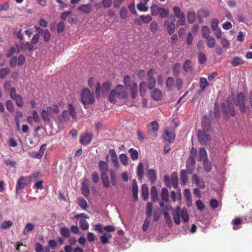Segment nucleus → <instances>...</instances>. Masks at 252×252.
Returning a JSON list of instances; mask_svg holds the SVG:
<instances>
[{
	"instance_id": "obj_1",
	"label": "nucleus",
	"mask_w": 252,
	"mask_h": 252,
	"mask_svg": "<svg viewBox=\"0 0 252 252\" xmlns=\"http://www.w3.org/2000/svg\"><path fill=\"white\" fill-rule=\"evenodd\" d=\"M173 217L174 222L176 225L181 223V218L184 222H187L189 220V215L187 209H181L180 206H177L173 210Z\"/></svg>"
},
{
	"instance_id": "obj_2",
	"label": "nucleus",
	"mask_w": 252,
	"mask_h": 252,
	"mask_svg": "<svg viewBox=\"0 0 252 252\" xmlns=\"http://www.w3.org/2000/svg\"><path fill=\"white\" fill-rule=\"evenodd\" d=\"M99 170L101 172V179L102 183L104 187L109 188L110 186V181L109 177L107 175L108 171V164L107 161L101 160L98 162Z\"/></svg>"
},
{
	"instance_id": "obj_3",
	"label": "nucleus",
	"mask_w": 252,
	"mask_h": 252,
	"mask_svg": "<svg viewBox=\"0 0 252 252\" xmlns=\"http://www.w3.org/2000/svg\"><path fill=\"white\" fill-rule=\"evenodd\" d=\"M176 138V131L173 127H167L164 129L161 135V140L163 143L172 144Z\"/></svg>"
},
{
	"instance_id": "obj_4",
	"label": "nucleus",
	"mask_w": 252,
	"mask_h": 252,
	"mask_svg": "<svg viewBox=\"0 0 252 252\" xmlns=\"http://www.w3.org/2000/svg\"><path fill=\"white\" fill-rule=\"evenodd\" d=\"M81 101L83 105L93 104L94 96L89 89H85L81 94Z\"/></svg>"
},
{
	"instance_id": "obj_5",
	"label": "nucleus",
	"mask_w": 252,
	"mask_h": 252,
	"mask_svg": "<svg viewBox=\"0 0 252 252\" xmlns=\"http://www.w3.org/2000/svg\"><path fill=\"white\" fill-rule=\"evenodd\" d=\"M161 201L159 202L160 207H165L166 209H168L169 204V192L166 188H163L161 191Z\"/></svg>"
},
{
	"instance_id": "obj_6",
	"label": "nucleus",
	"mask_w": 252,
	"mask_h": 252,
	"mask_svg": "<svg viewBox=\"0 0 252 252\" xmlns=\"http://www.w3.org/2000/svg\"><path fill=\"white\" fill-rule=\"evenodd\" d=\"M153 204L151 202H148L147 206V217H146L142 226V230L143 231H146L148 229L149 224V219L153 214Z\"/></svg>"
},
{
	"instance_id": "obj_7",
	"label": "nucleus",
	"mask_w": 252,
	"mask_h": 252,
	"mask_svg": "<svg viewBox=\"0 0 252 252\" xmlns=\"http://www.w3.org/2000/svg\"><path fill=\"white\" fill-rule=\"evenodd\" d=\"M197 138L201 145H206L211 140V136L210 134L206 133L204 130L197 131Z\"/></svg>"
},
{
	"instance_id": "obj_8",
	"label": "nucleus",
	"mask_w": 252,
	"mask_h": 252,
	"mask_svg": "<svg viewBox=\"0 0 252 252\" xmlns=\"http://www.w3.org/2000/svg\"><path fill=\"white\" fill-rule=\"evenodd\" d=\"M244 101L245 95L242 93L238 94L234 100L235 104L240 107L242 113H244L246 111V105L244 103Z\"/></svg>"
},
{
	"instance_id": "obj_9",
	"label": "nucleus",
	"mask_w": 252,
	"mask_h": 252,
	"mask_svg": "<svg viewBox=\"0 0 252 252\" xmlns=\"http://www.w3.org/2000/svg\"><path fill=\"white\" fill-rule=\"evenodd\" d=\"M110 88V83L109 82H104L102 86L100 83H97L96 87V95L99 96L100 93L105 94L109 92Z\"/></svg>"
},
{
	"instance_id": "obj_10",
	"label": "nucleus",
	"mask_w": 252,
	"mask_h": 252,
	"mask_svg": "<svg viewBox=\"0 0 252 252\" xmlns=\"http://www.w3.org/2000/svg\"><path fill=\"white\" fill-rule=\"evenodd\" d=\"M27 180L28 177L24 176H22L19 178L16 185V192L17 194H18L20 192V190L26 187L27 185Z\"/></svg>"
},
{
	"instance_id": "obj_11",
	"label": "nucleus",
	"mask_w": 252,
	"mask_h": 252,
	"mask_svg": "<svg viewBox=\"0 0 252 252\" xmlns=\"http://www.w3.org/2000/svg\"><path fill=\"white\" fill-rule=\"evenodd\" d=\"M157 121L151 122L147 126L148 133L149 135L156 137L157 134Z\"/></svg>"
},
{
	"instance_id": "obj_12",
	"label": "nucleus",
	"mask_w": 252,
	"mask_h": 252,
	"mask_svg": "<svg viewBox=\"0 0 252 252\" xmlns=\"http://www.w3.org/2000/svg\"><path fill=\"white\" fill-rule=\"evenodd\" d=\"M154 70L150 69L148 72L147 76L148 77V87L149 89H153L156 85V79L153 77Z\"/></svg>"
},
{
	"instance_id": "obj_13",
	"label": "nucleus",
	"mask_w": 252,
	"mask_h": 252,
	"mask_svg": "<svg viewBox=\"0 0 252 252\" xmlns=\"http://www.w3.org/2000/svg\"><path fill=\"white\" fill-rule=\"evenodd\" d=\"M192 183L196 185L198 188L204 189L205 182L203 179H200L199 177L195 174H193L191 177Z\"/></svg>"
},
{
	"instance_id": "obj_14",
	"label": "nucleus",
	"mask_w": 252,
	"mask_h": 252,
	"mask_svg": "<svg viewBox=\"0 0 252 252\" xmlns=\"http://www.w3.org/2000/svg\"><path fill=\"white\" fill-rule=\"evenodd\" d=\"M116 92L117 97L120 99H124L126 97V93L125 92V88L123 85H118L115 90H112Z\"/></svg>"
},
{
	"instance_id": "obj_15",
	"label": "nucleus",
	"mask_w": 252,
	"mask_h": 252,
	"mask_svg": "<svg viewBox=\"0 0 252 252\" xmlns=\"http://www.w3.org/2000/svg\"><path fill=\"white\" fill-rule=\"evenodd\" d=\"M195 158H188L186 161V171L188 174H192L194 170Z\"/></svg>"
},
{
	"instance_id": "obj_16",
	"label": "nucleus",
	"mask_w": 252,
	"mask_h": 252,
	"mask_svg": "<svg viewBox=\"0 0 252 252\" xmlns=\"http://www.w3.org/2000/svg\"><path fill=\"white\" fill-rule=\"evenodd\" d=\"M78 10L84 14H89L92 11V5L91 4H82L79 6Z\"/></svg>"
},
{
	"instance_id": "obj_17",
	"label": "nucleus",
	"mask_w": 252,
	"mask_h": 252,
	"mask_svg": "<svg viewBox=\"0 0 252 252\" xmlns=\"http://www.w3.org/2000/svg\"><path fill=\"white\" fill-rule=\"evenodd\" d=\"M92 140V135L88 133H86L85 134L82 136L80 138V143L81 144L87 146L88 145Z\"/></svg>"
},
{
	"instance_id": "obj_18",
	"label": "nucleus",
	"mask_w": 252,
	"mask_h": 252,
	"mask_svg": "<svg viewBox=\"0 0 252 252\" xmlns=\"http://www.w3.org/2000/svg\"><path fill=\"white\" fill-rule=\"evenodd\" d=\"M139 19L135 20V23H137L138 25H141V22H142L143 23H148L150 22L152 20V17L149 15H142L140 17Z\"/></svg>"
},
{
	"instance_id": "obj_19",
	"label": "nucleus",
	"mask_w": 252,
	"mask_h": 252,
	"mask_svg": "<svg viewBox=\"0 0 252 252\" xmlns=\"http://www.w3.org/2000/svg\"><path fill=\"white\" fill-rule=\"evenodd\" d=\"M76 201H77L79 207H80L81 209L85 211L87 210L88 207V204H87L86 200L84 199V198L79 197L77 198V199H76Z\"/></svg>"
},
{
	"instance_id": "obj_20",
	"label": "nucleus",
	"mask_w": 252,
	"mask_h": 252,
	"mask_svg": "<svg viewBox=\"0 0 252 252\" xmlns=\"http://www.w3.org/2000/svg\"><path fill=\"white\" fill-rule=\"evenodd\" d=\"M132 191L133 198L136 201L138 199V186L135 179H133L132 181Z\"/></svg>"
},
{
	"instance_id": "obj_21",
	"label": "nucleus",
	"mask_w": 252,
	"mask_h": 252,
	"mask_svg": "<svg viewBox=\"0 0 252 252\" xmlns=\"http://www.w3.org/2000/svg\"><path fill=\"white\" fill-rule=\"evenodd\" d=\"M147 176L148 179L150 180L151 183L154 184L156 180V173L153 169H148L147 171Z\"/></svg>"
},
{
	"instance_id": "obj_22",
	"label": "nucleus",
	"mask_w": 252,
	"mask_h": 252,
	"mask_svg": "<svg viewBox=\"0 0 252 252\" xmlns=\"http://www.w3.org/2000/svg\"><path fill=\"white\" fill-rule=\"evenodd\" d=\"M141 191H142V196L144 200H146L149 196V189L148 186L146 184H143L141 188Z\"/></svg>"
},
{
	"instance_id": "obj_23",
	"label": "nucleus",
	"mask_w": 252,
	"mask_h": 252,
	"mask_svg": "<svg viewBox=\"0 0 252 252\" xmlns=\"http://www.w3.org/2000/svg\"><path fill=\"white\" fill-rule=\"evenodd\" d=\"M207 158V154L205 148L202 147L199 149L198 161H203V160Z\"/></svg>"
},
{
	"instance_id": "obj_24",
	"label": "nucleus",
	"mask_w": 252,
	"mask_h": 252,
	"mask_svg": "<svg viewBox=\"0 0 252 252\" xmlns=\"http://www.w3.org/2000/svg\"><path fill=\"white\" fill-rule=\"evenodd\" d=\"M187 173V171L186 170H182L181 171V182L182 185H186L189 180Z\"/></svg>"
},
{
	"instance_id": "obj_25",
	"label": "nucleus",
	"mask_w": 252,
	"mask_h": 252,
	"mask_svg": "<svg viewBox=\"0 0 252 252\" xmlns=\"http://www.w3.org/2000/svg\"><path fill=\"white\" fill-rule=\"evenodd\" d=\"M144 175V166L142 162L138 164L137 168V176L139 180H141Z\"/></svg>"
},
{
	"instance_id": "obj_26",
	"label": "nucleus",
	"mask_w": 252,
	"mask_h": 252,
	"mask_svg": "<svg viewBox=\"0 0 252 252\" xmlns=\"http://www.w3.org/2000/svg\"><path fill=\"white\" fill-rule=\"evenodd\" d=\"M164 26L166 27V30H167L169 34H172L174 33L175 31V25L174 23H168L167 22H165L164 23Z\"/></svg>"
},
{
	"instance_id": "obj_27",
	"label": "nucleus",
	"mask_w": 252,
	"mask_h": 252,
	"mask_svg": "<svg viewBox=\"0 0 252 252\" xmlns=\"http://www.w3.org/2000/svg\"><path fill=\"white\" fill-rule=\"evenodd\" d=\"M112 235L109 233H104L103 235L101 236L100 240L102 244L106 245L110 244L109 238H111Z\"/></svg>"
},
{
	"instance_id": "obj_28",
	"label": "nucleus",
	"mask_w": 252,
	"mask_h": 252,
	"mask_svg": "<svg viewBox=\"0 0 252 252\" xmlns=\"http://www.w3.org/2000/svg\"><path fill=\"white\" fill-rule=\"evenodd\" d=\"M81 192L82 194H83L85 197L89 196V186L85 182H83L82 183V187H81Z\"/></svg>"
},
{
	"instance_id": "obj_29",
	"label": "nucleus",
	"mask_w": 252,
	"mask_h": 252,
	"mask_svg": "<svg viewBox=\"0 0 252 252\" xmlns=\"http://www.w3.org/2000/svg\"><path fill=\"white\" fill-rule=\"evenodd\" d=\"M65 111H68V112L70 113L71 117H72L73 119H75L76 117V112L75 110V108H74L73 105L70 103L67 105V110Z\"/></svg>"
},
{
	"instance_id": "obj_30",
	"label": "nucleus",
	"mask_w": 252,
	"mask_h": 252,
	"mask_svg": "<svg viewBox=\"0 0 252 252\" xmlns=\"http://www.w3.org/2000/svg\"><path fill=\"white\" fill-rule=\"evenodd\" d=\"M109 173L112 185L115 186L117 182L115 171L113 169H110L109 170Z\"/></svg>"
},
{
	"instance_id": "obj_31",
	"label": "nucleus",
	"mask_w": 252,
	"mask_h": 252,
	"mask_svg": "<svg viewBox=\"0 0 252 252\" xmlns=\"http://www.w3.org/2000/svg\"><path fill=\"white\" fill-rule=\"evenodd\" d=\"M209 84L208 83L207 79L204 77L200 78L199 80V86L201 89V91H203L206 87H207Z\"/></svg>"
},
{
	"instance_id": "obj_32",
	"label": "nucleus",
	"mask_w": 252,
	"mask_h": 252,
	"mask_svg": "<svg viewBox=\"0 0 252 252\" xmlns=\"http://www.w3.org/2000/svg\"><path fill=\"white\" fill-rule=\"evenodd\" d=\"M60 234L63 237L68 238L70 236V231L67 227H63L61 228Z\"/></svg>"
},
{
	"instance_id": "obj_33",
	"label": "nucleus",
	"mask_w": 252,
	"mask_h": 252,
	"mask_svg": "<svg viewBox=\"0 0 252 252\" xmlns=\"http://www.w3.org/2000/svg\"><path fill=\"white\" fill-rule=\"evenodd\" d=\"M34 228V226L33 224L32 223H28L26 224V227H25V229L22 233H23L24 235H27L29 234V232L33 230Z\"/></svg>"
},
{
	"instance_id": "obj_34",
	"label": "nucleus",
	"mask_w": 252,
	"mask_h": 252,
	"mask_svg": "<svg viewBox=\"0 0 252 252\" xmlns=\"http://www.w3.org/2000/svg\"><path fill=\"white\" fill-rule=\"evenodd\" d=\"M170 182L173 188L175 189L178 188V178L176 173H174L172 174Z\"/></svg>"
},
{
	"instance_id": "obj_35",
	"label": "nucleus",
	"mask_w": 252,
	"mask_h": 252,
	"mask_svg": "<svg viewBox=\"0 0 252 252\" xmlns=\"http://www.w3.org/2000/svg\"><path fill=\"white\" fill-rule=\"evenodd\" d=\"M124 83L126 88H129L133 87V84H136L135 82L130 80V77L128 75H126L124 78Z\"/></svg>"
},
{
	"instance_id": "obj_36",
	"label": "nucleus",
	"mask_w": 252,
	"mask_h": 252,
	"mask_svg": "<svg viewBox=\"0 0 252 252\" xmlns=\"http://www.w3.org/2000/svg\"><path fill=\"white\" fill-rule=\"evenodd\" d=\"M128 152L130 154V158H131L133 160H135L138 159V154L137 150L132 148H130L129 150H128Z\"/></svg>"
},
{
	"instance_id": "obj_37",
	"label": "nucleus",
	"mask_w": 252,
	"mask_h": 252,
	"mask_svg": "<svg viewBox=\"0 0 252 252\" xmlns=\"http://www.w3.org/2000/svg\"><path fill=\"white\" fill-rule=\"evenodd\" d=\"M127 89L130 90L132 99H135L137 95V85L136 84H133V87L128 88Z\"/></svg>"
},
{
	"instance_id": "obj_38",
	"label": "nucleus",
	"mask_w": 252,
	"mask_h": 252,
	"mask_svg": "<svg viewBox=\"0 0 252 252\" xmlns=\"http://www.w3.org/2000/svg\"><path fill=\"white\" fill-rule=\"evenodd\" d=\"M203 166H204L205 171L207 172H210L212 169L211 163L208 161V159H205L203 160Z\"/></svg>"
},
{
	"instance_id": "obj_39",
	"label": "nucleus",
	"mask_w": 252,
	"mask_h": 252,
	"mask_svg": "<svg viewBox=\"0 0 252 252\" xmlns=\"http://www.w3.org/2000/svg\"><path fill=\"white\" fill-rule=\"evenodd\" d=\"M169 10L168 9H165L164 8H158V14L160 18H165L168 15Z\"/></svg>"
},
{
	"instance_id": "obj_40",
	"label": "nucleus",
	"mask_w": 252,
	"mask_h": 252,
	"mask_svg": "<svg viewBox=\"0 0 252 252\" xmlns=\"http://www.w3.org/2000/svg\"><path fill=\"white\" fill-rule=\"evenodd\" d=\"M174 80L173 77H168L166 81V87L169 90H172L173 87Z\"/></svg>"
},
{
	"instance_id": "obj_41",
	"label": "nucleus",
	"mask_w": 252,
	"mask_h": 252,
	"mask_svg": "<svg viewBox=\"0 0 252 252\" xmlns=\"http://www.w3.org/2000/svg\"><path fill=\"white\" fill-rule=\"evenodd\" d=\"M50 114H52V113H50L45 109H43L42 110L41 117L44 122H49L50 121Z\"/></svg>"
},
{
	"instance_id": "obj_42",
	"label": "nucleus",
	"mask_w": 252,
	"mask_h": 252,
	"mask_svg": "<svg viewBox=\"0 0 252 252\" xmlns=\"http://www.w3.org/2000/svg\"><path fill=\"white\" fill-rule=\"evenodd\" d=\"M151 197L153 201L157 200V190L155 186H153L151 188Z\"/></svg>"
},
{
	"instance_id": "obj_43",
	"label": "nucleus",
	"mask_w": 252,
	"mask_h": 252,
	"mask_svg": "<svg viewBox=\"0 0 252 252\" xmlns=\"http://www.w3.org/2000/svg\"><path fill=\"white\" fill-rule=\"evenodd\" d=\"M210 30L209 27L204 26L202 28V34L204 38L210 37Z\"/></svg>"
},
{
	"instance_id": "obj_44",
	"label": "nucleus",
	"mask_w": 252,
	"mask_h": 252,
	"mask_svg": "<svg viewBox=\"0 0 252 252\" xmlns=\"http://www.w3.org/2000/svg\"><path fill=\"white\" fill-rule=\"evenodd\" d=\"M79 223H80L81 229L84 230H88L89 223L84 219H80V221H79Z\"/></svg>"
},
{
	"instance_id": "obj_45",
	"label": "nucleus",
	"mask_w": 252,
	"mask_h": 252,
	"mask_svg": "<svg viewBox=\"0 0 252 252\" xmlns=\"http://www.w3.org/2000/svg\"><path fill=\"white\" fill-rule=\"evenodd\" d=\"M204 38L206 39V42H207V45L208 47H209L210 48L215 47V39L213 37L210 36L209 37H204Z\"/></svg>"
},
{
	"instance_id": "obj_46",
	"label": "nucleus",
	"mask_w": 252,
	"mask_h": 252,
	"mask_svg": "<svg viewBox=\"0 0 252 252\" xmlns=\"http://www.w3.org/2000/svg\"><path fill=\"white\" fill-rule=\"evenodd\" d=\"M243 63V61L241 60L240 58L236 57L233 59L230 62V63L233 66H236L240 64H242Z\"/></svg>"
},
{
	"instance_id": "obj_47",
	"label": "nucleus",
	"mask_w": 252,
	"mask_h": 252,
	"mask_svg": "<svg viewBox=\"0 0 252 252\" xmlns=\"http://www.w3.org/2000/svg\"><path fill=\"white\" fill-rule=\"evenodd\" d=\"M196 18V15L194 12H189L188 16H187V19H188L189 23H194L195 19Z\"/></svg>"
},
{
	"instance_id": "obj_48",
	"label": "nucleus",
	"mask_w": 252,
	"mask_h": 252,
	"mask_svg": "<svg viewBox=\"0 0 252 252\" xmlns=\"http://www.w3.org/2000/svg\"><path fill=\"white\" fill-rule=\"evenodd\" d=\"M147 84L145 81H143L140 84V94L141 96H144L146 93V88Z\"/></svg>"
},
{
	"instance_id": "obj_49",
	"label": "nucleus",
	"mask_w": 252,
	"mask_h": 252,
	"mask_svg": "<svg viewBox=\"0 0 252 252\" xmlns=\"http://www.w3.org/2000/svg\"><path fill=\"white\" fill-rule=\"evenodd\" d=\"M164 220H165L166 223L167 224L168 226L171 227L172 225V220L168 212H165L163 213Z\"/></svg>"
},
{
	"instance_id": "obj_50",
	"label": "nucleus",
	"mask_w": 252,
	"mask_h": 252,
	"mask_svg": "<svg viewBox=\"0 0 252 252\" xmlns=\"http://www.w3.org/2000/svg\"><path fill=\"white\" fill-rule=\"evenodd\" d=\"M181 67V64L179 63H176L174 64L173 67V71L174 76L177 77L180 74V68Z\"/></svg>"
},
{
	"instance_id": "obj_51",
	"label": "nucleus",
	"mask_w": 252,
	"mask_h": 252,
	"mask_svg": "<svg viewBox=\"0 0 252 252\" xmlns=\"http://www.w3.org/2000/svg\"><path fill=\"white\" fill-rule=\"evenodd\" d=\"M10 73V69L6 67L0 70V76L1 79L4 78L6 76Z\"/></svg>"
},
{
	"instance_id": "obj_52",
	"label": "nucleus",
	"mask_w": 252,
	"mask_h": 252,
	"mask_svg": "<svg viewBox=\"0 0 252 252\" xmlns=\"http://www.w3.org/2000/svg\"><path fill=\"white\" fill-rule=\"evenodd\" d=\"M181 198V194L180 192L178 194H177L174 191H172L171 192V198L173 202H175L176 200L180 199Z\"/></svg>"
},
{
	"instance_id": "obj_53",
	"label": "nucleus",
	"mask_w": 252,
	"mask_h": 252,
	"mask_svg": "<svg viewBox=\"0 0 252 252\" xmlns=\"http://www.w3.org/2000/svg\"><path fill=\"white\" fill-rule=\"evenodd\" d=\"M191 62L190 60H187L184 63L183 65V69L185 71L189 72L191 69Z\"/></svg>"
},
{
	"instance_id": "obj_54",
	"label": "nucleus",
	"mask_w": 252,
	"mask_h": 252,
	"mask_svg": "<svg viewBox=\"0 0 252 252\" xmlns=\"http://www.w3.org/2000/svg\"><path fill=\"white\" fill-rule=\"evenodd\" d=\"M12 99L16 101V105L19 107H22L24 103L23 102L22 97L21 95H18V96L11 98Z\"/></svg>"
},
{
	"instance_id": "obj_55",
	"label": "nucleus",
	"mask_w": 252,
	"mask_h": 252,
	"mask_svg": "<svg viewBox=\"0 0 252 252\" xmlns=\"http://www.w3.org/2000/svg\"><path fill=\"white\" fill-rule=\"evenodd\" d=\"M45 110L50 113H55V114L58 113L59 111H60L58 106L56 105H53V106H48Z\"/></svg>"
},
{
	"instance_id": "obj_56",
	"label": "nucleus",
	"mask_w": 252,
	"mask_h": 252,
	"mask_svg": "<svg viewBox=\"0 0 252 252\" xmlns=\"http://www.w3.org/2000/svg\"><path fill=\"white\" fill-rule=\"evenodd\" d=\"M218 24L219 21L217 19H212L210 23L211 28H212V30L219 29L220 28L218 27Z\"/></svg>"
},
{
	"instance_id": "obj_57",
	"label": "nucleus",
	"mask_w": 252,
	"mask_h": 252,
	"mask_svg": "<svg viewBox=\"0 0 252 252\" xmlns=\"http://www.w3.org/2000/svg\"><path fill=\"white\" fill-rule=\"evenodd\" d=\"M13 224V223H12V222L10 220L5 221L1 223L0 225V228L3 229H8L10 228Z\"/></svg>"
},
{
	"instance_id": "obj_58",
	"label": "nucleus",
	"mask_w": 252,
	"mask_h": 252,
	"mask_svg": "<svg viewBox=\"0 0 252 252\" xmlns=\"http://www.w3.org/2000/svg\"><path fill=\"white\" fill-rule=\"evenodd\" d=\"M233 225V229L238 230V228L236 226L240 225L242 223V220L240 218H236L232 221Z\"/></svg>"
},
{
	"instance_id": "obj_59",
	"label": "nucleus",
	"mask_w": 252,
	"mask_h": 252,
	"mask_svg": "<svg viewBox=\"0 0 252 252\" xmlns=\"http://www.w3.org/2000/svg\"><path fill=\"white\" fill-rule=\"evenodd\" d=\"M127 10L126 7H124L120 11V16L123 19H126L127 18Z\"/></svg>"
},
{
	"instance_id": "obj_60",
	"label": "nucleus",
	"mask_w": 252,
	"mask_h": 252,
	"mask_svg": "<svg viewBox=\"0 0 252 252\" xmlns=\"http://www.w3.org/2000/svg\"><path fill=\"white\" fill-rule=\"evenodd\" d=\"M119 158L120 161H121L123 164H124V165H127L128 164L127 157L126 154H121L120 155Z\"/></svg>"
},
{
	"instance_id": "obj_61",
	"label": "nucleus",
	"mask_w": 252,
	"mask_h": 252,
	"mask_svg": "<svg viewBox=\"0 0 252 252\" xmlns=\"http://www.w3.org/2000/svg\"><path fill=\"white\" fill-rule=\"evenodd\" d=\"M6 108L9 112L12 113L14 111L13 103L10 100H8L6 102Z\"/></svg>"
},
{
	"instance_id": "obj_62",
	"label": "nucleus",
	"mask_w": 252,
	"mask_h": 252,
	"mask_svg": "<svg viewBox=\"0 0 252 252\" xmlns=\"http://www.w3.org/2000/svg\"><path fill=\"white\" fill-rule=\"evenodd\" d=\"M196 205L198 210L202 211L205 209V205L201 200H197L196 201Z\"/></svg>"
},
{
	"instance_id": "obj_63",
	"label": "nucleus",
	"mask_w": 252,
	"mask_h": 252,
	"mask_svg": "<svg viewBox=\"0 0 252 252\" xmlns=\"http://www.w3.org/2000/svg\"><path fill=\"white\" fill-rule=\"evenodd\" d=\"M113 0H103L101 1V4L103 5V8H108L110 7L112 4Z\"/></svg>"
},
{
	"instance_id": "obj_64",
	"label": "nucleus",
	"mask_w": 252,
	"mask_h": 252,
	"mask_svg": "<svg viewBox=\"0 0 252 252\" xmlns=\"http://www.w3.org/2000/svg\"><path fill=\"white\" fill-rule=\"evenodd\" d=\"M117 97V95H116V92L115 91L112 90L111 93H110L109 95V102L115 103V98Z\"/></svg>"
}]
</instances>
